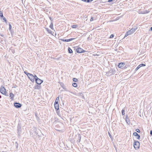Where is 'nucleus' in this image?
<instances>
[{"label": "nucleus", "instance_id": "18", "mask_svg": "<svg viewBox=\"0 0 152 152\" xmlns=\"http://www.w3.org/2000/svg\"><path fill=\"white\" fill-rule=\"evenodd\" d=\"M46 30L49 33L51 34H52L53 35V34L52 33V31L50 30L49 29L47 28H46Z\"/></svg>", "mask_w": 152, "mask_h": 152}, {"label": "nucleus", "instance_id": "30", "mask_svg": "<svg viewBox=\"0 0 152 152\" xmlns=\"http://www.w3.org/2000/svg\"><path fill=\"white\" fill-rule=\"evenodd\" d=\"M136 131L137 132H138V133H139L140 132V130H139V129H137L136 130Z\"/></svg>", "mask_w": 152, "mask_h": 152}, {"label": "nucleus", "instance_id": "2", "mask_svg": "<svg viewBox=\"0 0 152 152\" xmlns=\"http://www.w3.org/2000/svg\"><path fill=\"white\" fill-rule=\"evenodd\" d=\"M39 130L35 128H32L30 131V134L31 135H35V134L37 135Z\"/></svg>", "mask_w": 152, "mask_h": 152}, {"label": "nucleus", "instance_id": "5", "mask_svg": "<svg viewBox=\"0 0 152 152\" xmlns=\"http://www.w3.org/2000/svg\"><path fill=\"white\" fill-rule=\"evenodd\" d=\"M0 92L3 94H5L6 91L5 88L3 87H1L0 89Z\"/></svg>", "mask_w": 152, "mask_h": 152}, {"label": "nucleus", "instance_id": "28", "mask_svg": "<svg viewBox=\"0 0 152 152\" xmlns=\"http://www.w3.org/2000/svg\"><path fill=\"white\" fill-rule=\"evenodd\" d=\"M79 140H77V141L78 142H80V141L81 137L80 135H79Z\"/></svg>", "mask_w": 152, "mask_h": 152}, {"label": "nucleus", "instance_id": "1", "mask_svg": "<svg viewBox=\"0 0 152 152\" xmlns=\"http://www.w3.org/2000/svg\"><path fill=\"white\" fill-rule=\"evenodd\" d=\"M137 29V27H136L135 28H132L130 30L128 31L126 33L124 36V37H127L128 36L130 35L132 33H134Z\"/></svg>", "mask_w": 152, "mask_h": 152}, {"label": "nucleus", "instance_id": "11", "mask_svg": "<svg viewBox=\"0 0 152 152\" xmlns=\"http://www.w3.org/2000/svg\"><path fill=\"white\" fill-rule=\"evenodd\" d=\"M14 105L17 108H20L21 106V104H20L17 102L14 103Z\"/></svg>", "mask_w": 152, "mask_h": 152}, {"label": "nucleus", "instance_id": "12", "mask_svg": "<svg viewBox=\"0 0 152 152\" xmlns=\"http://www.w3.org/2000/svg\"><path fill=\"white\" fill-rule=\"evenodd\" d=\"M145 65L144 64H141L139 65L135 69V71H137L139 69L140 67L142 66H145Z\"/></svg>", "mask_w": 152, "mask_h": 152}, {"label": "nucleus", "instance_id": "37", "mask_svg": "<svg viewBox=\"0 0 152 152\" xmlns=\"http://www.w3.org/2000/svg\"><path fill=\"white\" fill-rule=\"evenodd\" d=\"M59 99V97H57V98L56 99V100L58 101Z\"/></svg>", "mask_w": 152, "mask_h": 152}, {"label": "nucleus", "instance_id": "38", "mask_svg": "<svg viewBox=\"0 0 152 152\" xmlns=\"http://www.w3.org/2000/svg\"><path fill=\"white\" fill-rule=\"evenodd\" d=\"M150 134L151 135H152V130L150 131Z\"/></svg>", "mask_w": 152, "mask_h": 152}, {"label": "nucleus", "instance_id": "8", "mask_svg": "<svg viewBox=\"0 0 152 152\" xmlns=\"http://www.w3.org/2000/svg\"><path fill=\"white\" fill-rule=\"evenodd\" d=\"M126 121L127 124L128 125H129L130 124V120L128 118V115H126Z\"/></svg>", "mask_w": 152, "mask_h": 152}, {"label": "nucleus", "instance_id": "17", "mask_svg": "<svg viewBox=\"0 0 152 152\" xmlns=\"http://www.w3.org/2000/svg\"><path fill=\"white\" fill-rule=\"evenodd\" d=\"M10 98L11 99H13L14 98V94L13 93H10Z\"/></svg>", "mask_w": 152, "mask_h": 152}, {"label": "nucleus", "instance_id": "13", "mask_svg": "<svg viewBox=\"0 0 152 152\" xmlns=\"http://www.w3.org/2000/svg\"><path fill=\"white\" fill-rule=\"evenodd\" d=\"M133 135L137 137V138L138 140L140 139V136L137 132H135L133 133Z\"/></svg>", "mask_w": 152, "mask_h": 152}, {"label": "nucleus", "instance_id": "41", "mask_svg": "<svg viewBox=\"0 0 152 152\" xmlns=\"http://www.w3.org/2000/svg\"><path fill=\"white\" fill-rule=\"evenodd\" d=\"M151 30L152 31V27L150 28Z\"/></svg>", "mask_w": 152, "mask_h": 152}, {"label": "nucleus", "instance_id": "32", "mask_svg": "<svg viewBox=\"0 0 152 152\" xmlns=\"http://www.w3.org/2000/svg\"><path fill=\"white\" fill-rule=\"evenodd\" d=\"M58 103V101L56 100L54 104Z\"/></svg>", "mask_w": 152, "mask_h": 152}, {"label": "nucleus", "instance_id": "10", "mask_svg": "<svg viewBox=\"0 0 152 152\" xmlns=\"http://www.w3.org/2000/svg\"><path fill=\"white\" fill-rule=\"evenodd\" d=\"M77 52V53H80L84 52L83 50L80 48H78L76 49Z\"/></svg>", "mask_w": 152, "mask_h": 152}, {"label": "nucleus", "instance_id": "24", "mask_svg": "<svg viewBox=\"0 0 152 152\" xmlns=\"http://www.w3.org/2000/svg\"><path fill=\"white\" fill-rule=\"evenodd\" d=\"M0 16L1 17H4L2 12L1 11H0Z\"/></svg>", "mask_w": 152, "mask_h": 152}, {"label": "nucleus", "instance_id": "23", "mask_svg": "<svg viewBox=\"0 0 152 152\" xmlns=\"http://www.w3.org/2000/svg\"><path fill=\"white\" fill-rule=\"evenodd\" d=\"M122 114L123 115H124L125 114V110L124 109H123L122 110Z\"/></svg>", "mask_w": 152, "mask_h": 152}, {"label": "nucleus", "instance_id": "16", "mask_svg": "<svg viewBox=\"0 0 152 152\" xmlns=\"http://www.w3.org/2000/svg\"><path fill=\"white\" fill-rule=\"evenodd\" d=\"M54 107L56 110H58L59 109V106L58 103L54 104Z\"/></svg>", "mask_w": 152, "mask_h": 152}, {"label": "nucleus", "instance_id": "19", "mask_svg": "<svg viewBox=\"0 0 152 152\" xmlns=\"http://www.w3.org/2000/svg\"><path fill=\"white\" fill-rule=\"evenodd\" d=\"M68 50L69 53H72V50L71 49V48H68Z\"/></svg>", "mask_w": 152, "mask_h": 152}, {"label": "nucleus", "instance_id": "29", "mask_svg": "<svg viewBox=\"0 0 152 152\" xmlns=\"http://www.w3.org/2000/svg\"><path fill=\"white\" fill-rule=\"evenodd\" d=\"M114 35L113 34H111L110 36V38H113L114 37Z\"/></svg>", "mask_w": 152, "mask_h": 152}, {"label": "nucleus", "instance_id": "35", "mask_svg": "<svg viewBox=\"0 0 152 152\" xmlns=\"http://www.w3.org/2000/svg\"><path fill=\"white\" fill-rule=\"evenodd\" d=\"M11 27H12V26H11V25L10 24H9V30H10L11 29Z\"/></svg>", "mask_w": 152, "mask_h": 152}, {"label": "nucleus", "instance_id": "6", "mask_svg": "<svg viewBox=\"0 0 152 152\" xmlns=\"http://www.w3.org/2000/svg\"><path fill=\"white\" fill-rule=\"evenodd\" d=\"M18 135L19 136H20L21 134V126L18 124Z\"/></svg>", "mask_w": 152, "mask_h": 152}, {"label": "nucleus", "instance_id": "42", "mask_svg": "<svg viewBox=\"0 0 152 152\" xmlns=\"http://www.w3.org/2000/svg\"><path fill=\"white\" fill-rule=\"evenodd\" d=\"M148 12H146V13H148Z\"/></svg>", "mask_w": 152, "mask_h": 152}, {"label": "nucleus", "instance_id": "31", "mask_svg": "<svg viewBox=\"0 0 152 152\" xmlns=\"http://www.w3.org/2000/svg\"><path fill=\"white\" fill-rule=\"evenodd\" d=\"M34 79L36 80V79H38V78L37 77V76L35 75L34 76Z\"/></svg>", "mask_w": 152, "mask_h": 152}, {"label": "nucleus", "instance_id": "9", "mask_svg": "<svg viewBox=\"0 0 152 152\" xmlns=\"http://www.w3.org/2000/svg\"><path fill=\"white\" fill-rule=\"evenodd\" d=\"M75 39V38H72L69 39H61V40L63 42H68L70 41H71L72 40H73V39Z\"/></svg>", "mask_w": 152, "mask_h": 152}, {"label": "nucleus", "instance_id": "27", "mask_svg": "<svg viewBox=\"0 0 152 152\" xmlns=\"http://www.w3.org/2000/svg\"><path fill=\"white\" fill-rule=\"evenodd\" d=\"M93 0H86V2L89 3L93 1Z\"/></svg>", "mask_w": 152, "mask_h": 152}, {"label": "nucleus", "instance_id": "7", "mask_svg": "<svg viewBox=\"0 0 152 152\" xmlns=\"http://www.w3.org/2000/svg\"><path fill=\"white\" fill-rule=\"evenodd\" d=\"M36 83L38 84H41L43 82L42 80L40 79L39 78L36 79L35 80Z\"/></svg>", "mask_w": 152, "mask_h": 152}, {"label": "nucleus", "instance_id": "26", "mask_svg": "<svg viewBox=\"0 0 152 152\" xmlns=\"http://www.w3.org/2000/svg\"><path fill=\"white\" fill-rule=\"evenodd\" d=\"M39 88H40V86L38 85H37L36 86V89H39Z\"/></svg>", "mask_w": 152, "mask_h": 152}, {"label": "nucleus", "instance_id": "4", "mask_svg": "<svg viewBox=\"0 0 152 152\" xmlns=\"http://www.w3.org/2000/svg\"><path fill=\"white\" fill-rule=\"evenodd\" d=\"M28 76L30 80L32 82H34V76L31 74H28Z\"/></svg>", "mask_w": 152, "mask_h": 152}, {"label": "nucleus", "instance_id": "34", "mask_svg": "<svg viewBox=\"0 0 152 152\" xmlns=\"http://www.w3.org/2000/svg\"><path fill=\"white\" fill-rule=\"evenodd\" d=\"M3 20L5 22H6L7 19L5 18L4 17V18H3Z\"/></svg>", "mask_w": 152, "mask_h": 152}, {"label": "nucleus", "instance_id": "14", "mask_svg": "<svg viewBox=\"0 0 152 152\" xmlns=\"http://www.w3.org/2000/svg\"><path fill=\"white\" fill-rule=\"evenodd\" d=\"M109 72L112 73V74H115L116 72V70L115 68L111 69L109 71Z\"/></svg>", "mask_w": 152, "mask_h": 152}, {"label": "nucleus", "instance_id": "36", "mask_svg": "<svg viewBox=\"0 0 152 152\" xmlns=\"http://www.w3.org/2000/svg\"><path fill=\"white\" fill-rule=\"evenodd\" d=\"M24 73L25 74H26L27 76H28V74H29V73H28V72H24Z\"/></svg>", "mask_w": 152, "mask_h": 152}, {"label": "nucleus", "instance_id": "33", "mask_svg": "<svg viewBox=\"0 0 152 152\" xmlns=\"http://www.w3.org/2000/svg\"><path fill=\"white\" fill-rule=\"evenodd\" d=\"M94 18L93 17H91L90 20V21H92L94 20Z\"/></svg>", "mask_w": 152, "mask_h": 152}, {"label": "nucleus", "instance_id": "21", "mask_svg": "<svg viewBox=\"0 0 152 152\" xmlns=\"http://www.w3.org/2000/svg\"><path fill=\"white\" fill-rule=\"evenodd\" d=\"M77 25H73L72 26V28H76L77 27Z\"/></svg>", "mask_w": 152, "mask_h": 152}, {"label": "nucleus", "instance_id": "25", "mask_svg": "<svg viewBox=\"0 0 152 152\" xmlns=\"http://www.w3.org/2000/svg\"><path fill=\"white\" fill-rule=\"evenodd\" d=\"M73 80L74 81L76 82L78 80L77 79L75 78H74L73 79Z\"/></svg>", "mask_w": 152, "mask_h": 152}, {"label": "nucleus", "instance_id": "15", "mask_svg": "<svg viewBox=\"0 0 152 152\" xmlns=\"http://www.w3.org/2000/svg\"><path fill=\"white\" fill-rule=\"evenodd\" d=\"M125 63H120L118 65V67L119 68H122L125 65Z\"/></svg>", "mask_w": 152, "mask_h": 152}, {"label": "nucleus", "instance_id": "22", "mask_svg": "<svg viewBox=\"0 0 152 152\" xmlns=\"http://www.w3.org/2000/svg\"><path fill=\"white\" fill-rule=\"evenodd\" d=\"M72 86L74 87H76L77 86V84L76 83H74L72 84Z\"/></svg>", "mask_w": 152, "mask_h": 152}, {"label": "nucleus", "instance_id": "40", "mask_svg": "<svg viewBox=\"0 0 152 152\" xmlns=\"http://www.w3.org/2000/svg\"><path fill=\"white\" fill-rule=\"evenodd\" d=\"M80 95H81V96H82L83 97H83H83V94H82V93H80Z\"/></svg>", "mask_w": 152, "mask_h": 152}, {"label": "nucleus", "instance_id": "39", "mask_svg": "<svg viewBox=\"0 0 152 152\" xmlns=\"http://www.w3.org/2000/svg\"><path fill=\"white\" fill-rule=\"evenodd\" d=\"M113 0H108V2H111Z\"/></svg>", "mask_w": 152, "mask_h": 152}, {"label": "nucleus", "instance_id": "20", "mask_svg": "<svg viewBox=\"0 0 152 152\" xmlns=\"http://www.w3.org/2000/svg\"><path fill=\"white\" fill-rule=\"evenodd\" d=\"M53 24L52 23H51L49 27L52 29L53 30Z\"/></svg>", "mask_w": 152, "mask_h": 152}, {"label": "nucleus", "instance_id": "3", "mask_svg": "<svg viewBox=\"0 0 152 152\" xmlns=\"http://www.w3.org/2000/svg\"><path fill=\"white\" fill-rule=\"evenodd\" d=\"M140 143L138 141L134 140V146L136 150L138 149L140 147Z\"/></svg>", "mask_w": 152, "mask_h": 152}]
</instances>
